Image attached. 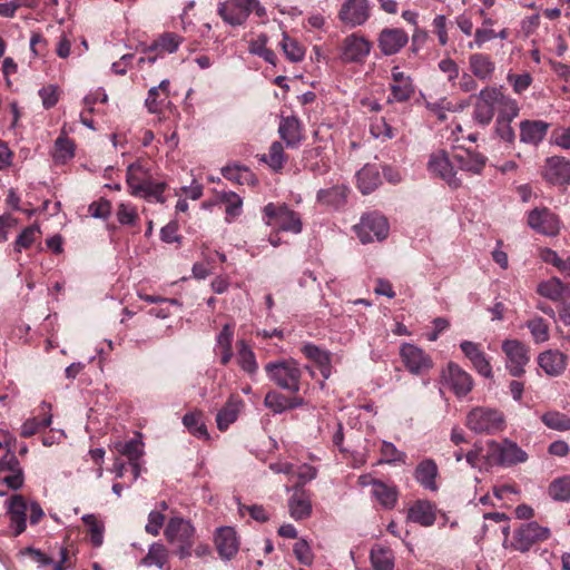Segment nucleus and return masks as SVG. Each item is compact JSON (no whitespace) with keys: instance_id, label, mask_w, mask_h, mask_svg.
I'll return each instance as SVG.
<instances>
[{"instance_id":"423d86ee","label":"nucleus","mask_w":570,"mask_h":570,"mask_svg":"<svg viewBox=\"0 0 570 570\" xmlns=\"http://www.w3.org/2000/svg\"><path fill=\"white\" fill-rule=\"evenodd\" d=\"M165 537L169 543L176 546L175 554L180 559H187L191 556L195 528L189 521L179 517L171 518L165 529Z\"/></svg>"},{"instance_id":"13d9d810","label":"nucleus","mask_w":570,"mask_h":570,"mask_svg":"<svg viewBox=\"0 0 570 570\" xmlns=\"http://www.w3.org/2000/svg\"><path fill=\"white\" fill-rule=\"evenodd\" d=\"M549 494L552 499H570V475L553 480L549 485Z\"/></svg>"},{"instance_id":"2eb2a0df","label":"nucleus","mask_w":570,"mask_h":570,"mask_svg":"<svg viewBox=\"0 0 570 570\" xmlns=\"http://www.w3.org/2000/svg\"><path fill=\"white\" fill-rule=\"evenodd\" d=\"M549 537L548 528L541 527L537 522H529L514 532L512 546L518 551L527 552L533 544L546 541Z\"/></svg>"},{"instance_id":"09e8293b","label":"nucleus","mask_w":570,"mask_h":570,"mask_svg":"<svg viewBox=\"0 0 570 570\" xmlns=\"http://www.w3.org/2000/svg\"><path fill=\"white\" fill-rule=\"evenodd\" d=\"M144 190L138 194L137 197L145 198L147 200H155L164 204L166 202L164 193L167 189V184L164 181L148 180L142 187Z\"/></svg>"},{"instance_id":"a18cd8bd","label":"nucleus","mask_w":570,"mask_h":570,"mask_svg":"<svg viewBox=\"0 0 570 570\" xmlns=\"http://www.w3.org/2000/svg\"><path fill=\"white\" fill-rule=\"evenodd\" d=\"M542 423L556 431H569L570 430V416L559 411H548L541 415Z\"/></svg>"},{"instance_id":"a878e982","label":"nucleus","mask_w":570,"mask_h":570,"mask_svg":"<svg viewBox=\"0 0 570 570\" xmlns=\"http://www.w3.org/2000/svg\"><path fill=\"white\" fill-rule=\"evenodd\" d=\"M439 475V469L434 460L424 459L422 460L414 470V479L425 490L436 492L439 489L436 478Z\"/></svg>"},{"instance_id":"3c124183","label":"nucleus","mask_w":570,"mask_h":570,"mask_svg":"<svg viewBox=\"0 0 570 570\" xmlns=\"http://www.w3.org/2000/svg\"><path fill=\"white\" fill-rule=\"evenodd\" d=\"M168 561V551L163 543H153L148 553L141 560L145 566H157L163 568Z\"/></svg>"},{"instance_id":"393cba45","label":"nucleus","mask_w":570,"mask_h":570,"mask_svg":"<svg viewBox=\"0 0 570 570\" xmlns=\"http://www.w3.org/2000/svg\"><path fill=\"white\" fill-rule=\"evenodd\" d=\"M568 356L558 350H548L539 354L538 364L549 376H560L567 367Z\"/></svg>"},{"instance_id":"774afa93","label":"nucleus","mask_w":570,"mask_h":570,"mask_svg":"<svg viewBox=\"0 0 570 570\" xmlns=\"http://www.w3.org/2000/svg\"><path fill=\"white\" fill-rule=\"evenodd\" d=\"M312 513L311 501H291L289 514L296 521L307 519Z\"/></svg>"},{"instance_id":"5701e85b","label":"nucleus","mask_w":570,"mask_h":570,"mask_svg":"<svg viewBox=\"0 0 570 570\" xmlns=\"http://www.w3.org/2000/svg\"><path fill=\"white\" fill-rule=\"evenodd\" d=\"M460 347L472 363L474 370L484 377H492V366L481 345L470 341H463Z\"/></svg>"},{"instance_id":"052dcab7","label":"nucleus","mask_w":570,"mask_h":570,"mask_svg":"<svg viewBox=\"0 0 570 570\" xmlns=\"http://www.w3.org/2000/svg\"><path fill=\"white\" fill-rule=\"evenodd\" d=\"M507 81L513 88L517 95L523 94L531 86L533 78L529 72L524 73H508Z\"/></svg>"},{"instance_id":"6ab92c4d","label":"nucleus","mask_w":570,"mask_h":570,"mask_svg":"<svg viewBox=\"0 0 570 570\" xmlns=\"http://www.w3.org/2000/svg\"><path fill=\"white\" fill-rule=\"evenodd\" d=\"M400 356L406 370L413 374H422L433 365L431 357L422 348L413 344H402Z\"/></svg>"},{"instance_id":"f8f14e48","label":"nucleus","mask_w":570,"mask_h":570,"mask_svg":"<svg viewBox=\"0 0 570 570\" xmlns=\"http://www.w3.org/2000/svg\"><path fill=\"white\" fill-rule=\"evenodd\" d=\"M355 233L363 244L374 240H382L389 234V223L386 218L380 214H366L361 222L354 226Z\"/></svg>"},{"instance_id":"5fc2aeb1","label":"nucleus","mask_w":570,"mask_h":570,"mask_svg":"<svg viewBox=\"0 0 570 570\" xmlns=\"http://www.w3.org/2000/svg\"><path fill=\"white\" fill-rule=\"evenodd\" d=\"M75 155V144L68 137L59 136L55 142L53 157L57 161L65 163Z\"/></svg>"},{"instance_id":"7ed1b4c3","label":"nucleus","mask_w":570,"mask_h":570,"mask_svg":"<svg viewBox=\"0 0 570 570\" xmlns=\"http://www.w3.org/2000/svg\"><path fill=\"white\" fill-rule=\"evenodd\" d=\"M252 12L259 18L266 14L258 0H226L217 6V14L232 27L243 26Z\"/></svg>"},{"instance_id":"20e7f679","label":"nucleus","mask_w":570,"mask_h":570,"mask_svg":"<svg viewBox=\"0 0 570 570\" xmlns=\"http://www.w3.org/2000/svg\"><path fill=\"white\" fill-rule=\"evenodd\" d=\"M527 460V452L509 439H504L502 442L494 440L487 442L485 462L490 465L512 466L524 463Z\"/></svg>"},{"instance_id":"49530a36","label":"nucleus","mask_w":570,"mask_h":570,"mask_svg":"<svg viewBox=\"0 0 570 570\" xmlns=\"http://www.w3.org/2000/svg\"><path fill=\"white\" fill-rule=\"evenodd\" d=\"M262 160L273 170L279 171L287 160L283 145L279 141H274L269 147L268 154L263 155Z\"/></svg>"},{"instance_id":"c85d7f7f","label":"nucleus","mask_w":570,"mask_h":570,"mask_svg":"<svg viewBox=\"0 0 570 570\" xmlns=\"http://www.w3.org/2000/svg\"><path fill=\"white\" fill-rule=\"evenodd\" d=\"M28 501H9L7 515L13 537L20 535L27 528Z\"/></svg>"},{"instance_id":"f03ea898","label":"nucleus","mask_w":570,"mask_h":570,"mask_svg":"<svg viewBox=\"0 0 570 570\" xmlns=\"http://www.w3.org/2000/svg\"><path fill=\"white\" fill-rule=\"evenodd\" d=\"M268 379L278 387L296 394L301 390L302 370L294 358L268 362L265 365Z\"/></svg>"},{"instance_id":"c03bdc74","label":"nucleus","mask_w":570,"mask_h":570,"mask_svg":"<svg viewBox=\"0 0 570 570\" xmlns=\"http://www.w3.org/2000/svg\"><path fill=\"white\" fill-rule=\"evenodd\" d=\"M382 458L377 464H405L407 455L405 452L400 451L393 443L383 441L380 449Z\"/></svg>"},{"instance_id":"4468645a","label":"nucleus","mask_w":570,"mask_h":570,"mask_svg":"<svg viewBox=\"0 0 570 570\" xmlns=\"http://www.w3.org/2000/svg\"><path fill=\"white\" fill-rule=\"evenodd\" d=\"M372 42L360 33H351L341 45V60L345 63H363L370 56Z\"/></svg>"},{"instance_id":"f704fd0d","label":"nucleus","mask_w":570,"mask_h":570,"mask_svg":"<svg viewBox=\"0 0 570 570\" xmlns=\"http://www.w3.org/2000/svg\"><path fill=\"white\" fill-rule=\"evenodd\" d=\"M357 188L367 195L374 191L381 184V174L376 165L367 164L356 174Z\"/></svg>"},{"instance_id":"a19ab883","label":"nucleus","mask_w":570,"mask_h":570,"mask_svg":"<svg viewBox=\"0 0 570 570\" xmlns=\"http://www.w3.org/2000/svg\"><path fill=\"white\" fill-rule=\"evenodd\" d=\"M268 36L266 33H259L255 39H252L248 43V51L252 55L258 56L266 62L275 66L277 62L276 53L267 48Z\"/></svg>"},{"instance_id":"c756f323","label":"nucleus","mask_w":570,"mask_h":570,"mask_svg":"<svg viewBox=\"0 0 570 570\" xmlns=\"http://www.w3.org/2000/svg\"><path fill=\"white\" fill-rule=\"evenodd\" d=\"M301 352L306 358L314 362L320 368L324 379L331 375V353L326 350L318 347L313 343H306L301 347Z\"/></svg>"},{"instance_id":"58836bf2","label":"nucleus","mask_w":570,"mask_h":570,"mask_svg":"<svg viewBox=\"0 0 570 570\" xmlns=\"http://www.w3.org/2000/svg\"><path fill=\"white\" fill-rule=\"evenodd\" d=\"M237 364L249 376H254L258 371V363L252 348L245 341L237 342Z\"/></svg>"},{"instance_id":"680f3d73","label":"nucleus","mask_w":570,"mask_h":570,"mask_svg":"<svg viewBox=\"0 0 570 570\" xmlns=\"http://www.w3.org/2000/svg\"><path fill=\"white\" fill-rule=\"evenodd\" d=\"M293 552L298 560V562L303 566H311L313 563V552L305 539H299L293 547Z\"/></svg>"},{"instance_id":"4d7b16f0","label":"nucleus","mask_w":570,"mask_h":570,"mask_svg":"<svg viewBox=\"0 0 570 570\" xmlns=\"http://www.w3.org/2000/svg\"><path fill=\"white\" fill-rule=\"evenodd\" d=\"M264 404L274 413H283L288 410V396L277 391H269L264 397Z\"/></svg>"},{"instance_id":"e433bc0d","label":"nucleus","mask_w":570,"mask_h":570,"mask_svg":"<svg viewBox=\"0 0 570 570\" xmlns=\"http://www.w3.org/2000/svg\"><path fill=\"white\" fill-rule=\"evenodd\" d=\"M242 405L243 401L238 397L230 396L227 400L216 416L217 428L220 431H226L237 420Z\"/></svg>"},{"instance_id":"338daca9","label":"nucleus","mask_w":570,"mask_h":570,"mask_svg":"<svg viewBox=\"0 0 570 570\" xmlns=\"http://www.w3.org/2000/svg\"><path fill=\"white\" fill-rule=\"evenodd\" d=\"M550 142L564 150H570V126L558 127L552 130Z\"/></svg>"},{"instance_id":"0eeeda50","label":"nucleus","mask_w":570,"mask_h":570,"mask_svg":"<svg viewBox=\"0 0 570 570\" xmlns=\"http://www.w3.org/2000/svg\"><path fill=\"white\" fill-rule=\"evenodd\" d=\"M266 224L273 228L293 234H299L303 229L301 216L286 204L268 203L263 208Z\"/></svg>"},{"instance_id":"39448f33","label":"nucleus","mask_w":570,"mask_h":570,"mask_svg":"<svg viewBox=\"0 0 570 570\" xmlns=\"http://www.w3.org/2000/svg\"><path fill=\"white\" fill-rule=\"evenodd\" d=\"M465 425L476 434H497L504 430L505 419L499 410L476 406L468 413Z\"/></svg>"},{"instance_id":"ea45409f","label":"nucleus","mask_w":570,"mask_h":570,"mask_svg":"<svg viewBox=\"0 0 570 570\" xmlns=\"http://www.w3.org/2000/svg\"><path fill=\"white\" fill-rule=\"evenodd\" d=\"M497 110L499 111L497 119L513 120L518 117L520 108L515 99L505 96L500 89L497 88L495 97Z\"/></svg>"},{"instance_id":"a211bd4d","label":"nucleus","mask_w":570,"mask_h":570,"mask_svg":"<svg viewBox=\"0 0 570 570\" xmlns=\"http://www.w3.org/2000/svg\"><path fill=\"white\" fill-rule=\"evenodd\" d=\"M215 549L222 560L229 561L239 550L240 541L233 527H219L214 533Z\"/></svg>"},{"instance_id":"79ce46f5","label":"nucleus","mask_w":570,"mask_h":570,"mask_svg":"<svg viewBox=\"0 0 570 570\" xmlns=\"http://www.w3.org/2000/svg\"><path fill=\"white\" fill-rule=\"evenodd\" d=\"M370 560L375 570H394V554L389 548L373 547L370 552Z\"/></svg>"},{"instance_id":"b1692460","label":"nucleus","mask_w":570,"mask_h":570,"mask_svg":"<svg viewBox=\"0 0 570 570\" xmlns=\"http://www.w3.org/2000/svg\"><path fill=\"white\" fill-rule=\"evenodd\" d=\"M550 124L543 120H522L520 122V141L539 146L546 138Z\"/></svg>"},{"instance_id":"bf43d9fd","label":"nucleus","mask_w":570,"mask_h":570,"mask_svg":"<svg viewBox=\"0 0 570 570\" xmlns=\"http://www.w3.org/2000/svg\"><path fill=\"white\" fill-rule=\"evenodd\" d=\"M370 132L372 136L383 141L392 139L395 136V129L387 124L384 118L374 119L370 126Z\"/></svg>"},{"instance_id":"9b49d317","label":"nucleus","mask_w":570,"mask_h":570,"mask_svg":"<svg viewBox=\"0 0 570 570\" xmlns=\"http://www.w3.org/2000/svg\"><path fill=\"white\" fill-rule=\"evenodd\" d=\"M372 16V7L368 0H344L337 12L340 22L350 29L361 27Z\"/></svg>"},{"instance_id":"473e14b6","label":"nucleus","mask_w":570,"mask_h":570,"mask_svg":"<svg viewBox=\"0 0 570 570\" xmlns=\"http://www.w3.org/2000/svg\"><path fill=\"white\" fill-rule=\"evenodd\" d=\"M303 161L305 169L318 176L327 174L331 168L330 159L321 147L306 150Z\"/></svg>"},{"instance_id":"f257e3e1","label":"nucleus","mask_w":570,"mask_h":570,"mask_svg":"<svg viewBox=\"0 0 570 570\" xmlns=\"http://www.w3.org/2000/svg\"><path fill=\"white\" fill-rule=\"evenodd\" d=\"M269 469L286 478L285 488L293 492L289 499H303L307 495L305 485L316 478L317 470L307 463L294 464L287 461H277L269 464Z\"/></svg>"},{"instance_id":"e2e57ef3","label":"nucleus","mask_w":570,"mask_h":570,"mask_svg":"<svg viewBox=\"0 0 570 570\" xmlns=\"http://www.w3.org/2000/svg\"><path fill=\"white\" fill-rule=\"evenodd\" d=\"M181 41L183 38L177 33L166 32L156 40L155 46L169 53H173L178 49Z\"/></svg>"},{"instance_id":"69168bd1","label":"nucleus","mask_w":570,"mask_h":570,"mask_svg":"<svg viewBox=\"0 0 570 570\" xmlns=\"http://www.w3.org/2000/svg\"><path fill=\"white\" fill-rule=\"evenodd\" d=\"M371 487V493L374 499H395L397 495V490L394 485H389L382 481L374 480Z\"/></svg>"},{"instance_id":"ddd939ff","label":"nucleus","mask_w":570,"mask_h":570,"mask_svg":"<svg viewBox=\"0 0 570 570\" xmlns=\"http://www.w3.org/2000/svg\"><path fill=\"white\" fill-rule=\"evenodd\" d=\"M502 352L507 357V370L514 377L524 374V366L530 362V348L519 340H505L502 343Z\"/></svg>"},{"instance_id":"2f4dec72","label":"nucleus","mask_w":570,"mask_h":570,"mask_svg":"<svg viewBox=\"0 0 570 570\" xmlns=\"http://www.w3.org/2000/svg\"><path fill=\"white\" fill-rule=\"evenodd\" d=\"M436 517V508L431 501H415L409 508V520L423 527H430L434 523Z\"/></svg>"},{"instance_id":"c9c22d12","label":"nucleus","mask_w":570,"mask_h":570,"mask_svg":"<svg viewBox=\"0 0 570 570\" xmlns=\"http://www.w3.org/2000/svg\"><path fill=\"white\" fill-rule=\"evenodd\" d=\"M41 412L39 416L28 419L21 426L20 435L22 438H30L38 433L40 430L49 426L52 422V415L50 414V404L42 403Z\"/></svg>"},{"instance_id":"9d476101","label":"nucleus","mask_w":570,"mask_h":570,"mask_svg":"<svg viewBox=\"0 0 570 570\" xmlns=\"http://www.w3.org/2000/svg\"><path fill=\"white\" fill-rule=\"evenodd\" d=\"M441 385L442 389L451 391L456 397H464L473 389V379L460 365L450 362L442 370Z\"/></svg>"},{"instance_id":"aec40b11","label":"nucleus","mask_w":570,"mask_h":570,"mask_svg":"<svg viewBox=\"0 0 570 570\" xmlns=\"http://www.w3.org/2000/svg\"><path fill=\"white\" fill-rule=\"evenodd\" d=\"M377 47L384 56L399 53L409 42L407 33L401 28H383L377 35Z\"/></svg>"},{"instance_id":"37998d69","label":"nucleus","mask_w":570,"mask_h":570,"mask_svg":"<svg viewBox=\"0 0 570 570\" xmlns=\"http://www.w3.org/2000/svg\"><path fill=\"white\" fill-rule=\"evenodd\" d=\"M279 46L291 62H299L304 59L305 48L294 38H291L287 33H283V39Z\"/></svg>"},{"instance_id":"cd10ccee","label":"nucleus","mask_w":570,"mask_h":570,"mask_svg":"<svg viewBox=\"0 0 570 570\" xmlns=\"http://www.w3.org/2000/svg\"><path fill=\"white\" fill-rule=\"evenodd\" d=\"M469 68L476 79L485 81L492 78L495 71V62L490 55L476 52L469 57Z\"/></svg>"},{"instance_id":"f3484780","label":"nucleus","mask_w":570,"mask_h":570,"mask_svg":"<svg viewBox=\"0 0 570 570\" xmlns=\"http://www.w3.org/2000/svg\"><path fill=\"white\" fill-rule=\"evenodd\" d=\"M527 222L530 228L544 236H556L560 230L559 217L547 207L529 212Z\"/></svg>"},{"instance_id":"dca6fc26","label":"nucleus","mask_w":570,"mask_h":570,"mask_svg":"<svg viewBox=\"0 0 570 570\" xmlns=\"http://www.w3.org/2000/svg\"><path fill=\"white\" fill-rule=\"evenodd\" d=\"M541 177L551 185H569L570 159L563 156H550L546 158L541 168Z\"/></svg>"},{"instance_id":"72a5a7b5","label":"nucleus","mask_w":570,"mask_h":570,"mask_svg":"<svg viewBox=\"0 0 570 570\" xmlns=\"http://www.w3.org/2000/svg\"><path fill=\"white\" fill-rule=\"evenodd\" d=\"M148 180H151V176L140 161H135L128 166L126 183L131 195L138 196Z\"/></svg>"},{"instance_id":"6e6d98bb","label":"nucleus","mask_w":570,"mask_h":570,"mask_svg":"<svg viewBox=\"0 0 570 570\" xmlns=\"http://www.w3.org/2000/svg\"><path fill=\"white\" fill-rule=\"evenodd\" d=\"M116 217L121 225L136 226L139 222V215L136 206L128 203H121L118 205Z\"/></svg>"},{"instance_id":"864d4df0","label":"nucleus","mask_w":570,"mask_h":570,"mask_svg":"<svg viewBox=\"0 0 570 570\" xmlns=\"http://www.w3.org/2000/svg\"><path fill=\"white\" fill-rule=\"evenodd\" d=\"M391 95L387 102H405L414 95V86L412 81L404 83H391Z\"/></svg>"},{"instance_id":"603ef678","label":"nucleus","mask_w":570,"mask_h":570,"mask_svg":"<svg viewBox=\"0 0 570 570\" xmlns=\"http://www.w3.org/2000/svg\"><path fill=\"white\" fill-rule=\"evenodd\" d=\"M82 521L88 527L91 544L99 548L104 542V524L97 520L95 514H85Z\"/></svg>"},{"instance_id":"0e129e2a","label":"nucleus","mask_w":570,"mask_h":570,"mask_svg":"<svg viewBox=\"0 0 570 570\" xmlns=\"http://www.w3.org/2000/svg\"><path fill=\"white\" fill-rule=\"evenodd\" d=\"M222 202L225 205L227 216L236 217L240 214L243 200L236 193H225L222 197Z\"/></svg>"},{"instance_id":"bb28decb","label":"nucleus","mask_w":570,"mask_h":570,"mask_svg":"<svg viewBox=\"0 0 570 570\" xmlns=\"http://www.w3.org/2000/svg\"><path fill=\"white\" fill-rule=\"evenodd\" d=\"M537 293L553 302H563L570 297V283H563L558 277H551L548 281L539 283Z\"/></svg>"},{"instance_id":"8fccbe9b","label":"nucleus","mask_w":570,"mask_h":570,"mask_svg":"<svg viewBox=\"0 0 570 570\" xmlns=\"http://www.w3.org/2000/svg\"><path fill=\"white\" fill-rule=\"evenodd\" d=\"M37 234H41L37 224L26 227L13 243L14 252L21 253L22 249L30 248L37 240Z\"/></svg>"},{"instance_id":"412c9836","label":"nucleus","mask_w":570,"mask_h":570,"mask_svg":"<svg viewBox=\"0 0 570 570\" xmlns=\"http://www.w3.org/2000/svg\"><path fill=\"white\" fill-rule=\"evenodd\" d=\"M495 97L497 88L487 87L480 91L473 110V119L478 124L487 126L492 121L497 110Z\"/></svg>"},{"instance_id":"7c9ffc66","label":"nucleus","mask_w":570,"mask_h":570,"mask_svg":"<svg viewBox=\"0 0 570 570\" xmlns=\"http://www.w3.org/2000/svg\"><path fill=\"white\" fill-rule=\"evenodd\" d=\"M348 188L345 185H334L330 188L320 189L316 194V202L320 205L340 208L345 205Z\"/></svg>"},{"instance_id":"6e6552de","label":"nucleus","mask_w":570,"mask_h":570,"mask_svg":"<svg viewBox=\"0 0 570 570\" xmlns=\"http://www.w3.org/2000/svg\"><path fill=\"white\" fill-rule=\"evenodd\" d=\"M142 442L137 439H131L126 442H117L115 444L116 451L126 456L128 462L117 460L114 464V471L118 478L125 476L126 472H130L131 480H136L140 474L139 459L142 455Z\"/></svg>"},{"instance_id":"4c0bfd02","label":"nucleus","mask_w":570,"mask_h":570,"mask_svg":"<svg viewBox=\"0 0 570 570\" xmlns=\"http://www.w3.org/2000/svg\"><path fill=\"white\" fill-rule=\"evenodd\" d=\"M278 132L287 147H296L302 139V127L299 120L296 117L282 118Z\"/></svg>"},{"instance_id":"4be33fe9","label":"nucleus","mask_w":570,"mask_h":570,"mask_svg":"<svg viewBox=\"0 0 570 570\" xmlns=\"http://www.w3.org/2000/svg\"><path fill=\"white\" fill-rule=\"evenodd\" d=\"M453 160L456 161L458 169L479 175L484 169L488 158L478 151L458 148L454 149Z\"/></svg>"},{"instance_id":"de8ad7c7","label":"nucleus","mask_w":570,"mask_h":570,"mask_svg":"<svg viewBox=\"0 0 570 570\" xmlns=\"http://www.w3.org/2000/svg\"><path fill=\"white\" fill-rule=\"evenodd\" d=\"M527 327L529 328L531 336L534 343L540 344L544 343L549 340V324L541 316H535L527 322Z\"/></svg>"},{"instance_id":"1a4fd4ad","label":"nucleus","mask_w":570,"mask_h":570,"mask_svg":"<svg viewBox=\"0 0 570 570\" xmlns=\"http://www.w3.org/2000/svg\"><path fill=\"white\" fill-rule=\"evenodd\" d=\"M453 158L454 150L451 153L438 150L430 156L428 168L451 188L456 189L462 185V179L458 176V166Z\"/></svg>"}]
</instances>
